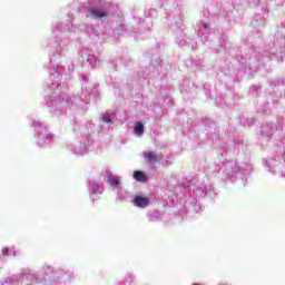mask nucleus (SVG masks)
<instances>
[{
  "mask_svg": "<svg viewBox=\"0 0 285 285\" xmlns=\"http://www.w3.org/2000/svg\"><path fill=\"white\" fill-rule=\"evenodd\" d=\"M90 17H92V19H99L101 21V19H106V17H108V13L99 9H92L90 11Z\"/></svg>",
  "mask_w": 285,
  "mask_h": 285,
  "instance_id": "nucleus-3",
  "label": "nucleus"
},
{
  "mask_svg": "<svg viewBox=\"0 0 285 285\" xmlns=\"http://www.w3.org/2000/svg\"><path fill=\"white\" fill-rule=\"evenodd\" d=\"M134 204L138 208H146V206H148V204H150V199L146 198V197H141V196H136L134 198Z\"/></svg>",
  "mask_w": 285,
  "mask_h": 285,
  "instance_id": "nucleus-2",
  "label": "nucleus"
},
{
  "mask_svg": "<svg viewBox=\"0 0 285 285\" xmlns=\"http://www.w3.org/2000/svg\"><path fill=\"white\" fill-rule=\"evenodd\" d=\"M134 130L138 137H141V135H144V124L137 122L134 127Z\"/></svg>",
  "mask_w": 285,
  "mask_h": 285,
  "instance_id": "nucleus-5",
  "label": "nucleus"
},
{
  "mask_svg": "<svg viewBox=\"0 0 285 285\" xmlns=\"http://www.w3.org/2000/svg\"><path fill=\"white\" fill-rule=\"evenodd\" d=\"M101 119H102V121H105V124H110V121H112L110 119V116H108V115H102Z\"/></svg>",
  "mask_w": 285,
  "mask_h": 285,
  "instance_id": "nucleus-7",
  "label": "nucleus"
},
{
  "mask_svg": "<svg viewBox=\"0 0 285 285\" xmlns=\"http://www.w3.org/2000/svg\"><path fill=\"white\" fill-rule=\"evenodd\" d=\"M203 28H208V23H204V24H203Z\"/></svg>",
  "mask_w": 285,
  "mask_h": 285,
  "instance_id": "nucleus-8",
  "label": "nucleus"
},
{
  "mask_svg": "<svg viewBox=\"0 0 285 285\" xmlns=\"http://www.w3.org/2000/svg\"><path fill=\"white\" fill-rule=\"evenodd\" d=\"M144 157L148 164H157V161H161V157H158L155 151H145Z\"/></svg>",
  "mask_w": 285,
  "mask_h": 285,
  "instance_id": "nucleus-1",
  "label": "nucleus"
},
{
  "mask_svg": "<svg viewBox=\"0 0 285 285\" xmlns=\"http://www.w3.org/2000/svg\"><path fill=\"white\" fill-rule=\"evenodd\" d=\"M134 179H136V181H148V178L142 171H135Z\"/></svg>",
  "mask_w": 285,
  "mask_h": 285,
  "instance_id": "nucleus-4",
  "label": "nucleus"
},
{
  "mask_svg": "<svg viewBox=\"0 0 285 285\" xmlns=\"http://www.w3.org/2000/svg\"><path fill=\"white\" fill-rule=\"evenodd\" d=\"M109 184L111 185V186H115L116 188L119 186V184H120V181H119V178H117V177H111L110 179H109Z\"/></svg>",
  "mask_w": 285,
  "mask_h": 285,
  "instance_id": "nucleus-6",
  "label": "nucleus"
}]
</instances>
